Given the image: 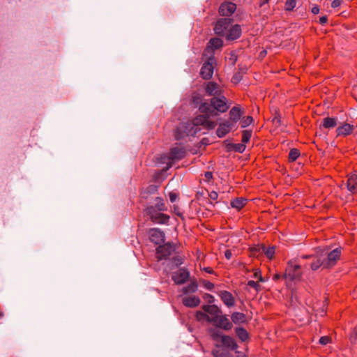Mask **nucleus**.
Wrapping results in <instances>:
<instances>
[{"label": "nucleus", "instance_id": "28", "mask_svg": "<svg viewBox=\"0 0 357 357\" xmlns=\"http://www.w3.org/2000/svg\"><path fill=\"white\" fill-rule=\"evenodd\" d=\"M321 126L325 128H332L337 126L336 118H324L322 121Z\"/></svg>", "mask_w": 357, "mask_h": 357}, {"label": "nucleus", "instance_id": "27", "mask_svg": "<svg viewBox=\"0 0 357 357\" xmlns=\"http://www.w3.org/2000/svg\"><path fill=\"white\" fill-rule=\"evenodd\" d=\"M208 333L212 339L216 342H219L223 336L222 333L218 328V327L209 328Z\"/></svg>", "mask_w": 357, "mask_h": 357}, {"label": "nucleus", "instance_id": "51", "mask_svg": "<svg viewBox=\"0 0 357 357\" xmlns=\"http://www.w3.org/2000/svg\"><path fill=\"white\" fill-rule=\"evenodd\" d=\"M225 257L227 259H230L232 257V253L231 252V250H227L225 252Z\"/></svg>", "mask_w": 357, "mask_h": 357}, {"label": "nucleus", "instance_id": "58", "mask_svg": "<svg viewBox=\"0 0 357 357\" xmlns=\"http://www.w3.org/2000/svg\"><path fill=\"white\" fill-rule=\"evenodd\" d=\"M274 121H276L277 123H279L280 121V120L278 118H275L274 119Z\"/></svg>", "mask_w": 357, "mask_h": 357}, {"label": "nucleus", "instance_id": "2", "mask_svg": "<svg viewBox=\"0 0 357 357\" xmlns=\"http://www.w3.org/2000/svg\"><path fill=\"white\" fill-rule=\"evenodd\" d=\"M153 204L148 206L145 209V213L155 223L165 224L168 222L169 216L162 213L167 211L164 200L160 197H155L153 199Z\"/></svg>", "mask_w": 357, "mask_h": 357}, {"label": "nucleus", "instance_id": "59", "mask_svg": "<svg viewBox=\"0 0 357 357\" xmlns=\"http://www.w3.org/2000/svg\"><path fill=\"white\" fill-rule=\"evenodd\" d=\"M233 79H234V80H236V81H238V77H237V76L234 77H233Z\"/></svg>", "mask_w": 357, "mask_h": 357}, {"label": "nucleus", "instance_id": "50", "mask_svg": "<svg viewBox=\"0 0 357 357\" xmlns=\"http://www.w3.org/2000/svg\"><path fill=\"white\" fill-rule=\"evenodd\" d=\"M209 197L211 199L213 200H215L218 195V193L215 191H212L210 194H209Z\"/></svg>", "mask_w": 357, "mask_h": 357}, {"label": "nucleus", "instance_id": "29", "mask_svg": "<svg viewBox=\"0 0 357 357\" xmlns=\"http://www.w3.org/2000/svg\"><path fill=\"white\" fill-rule=\"evenodd\" d=\"M231 320L234 324H238L245 322L246 318L243 313L234 312L231 314Z\"/></svg>", "mask_w": 357, "mask_h": 357}, {"label": "nucleus", "instance_id": "21", "mask_svg": "<svg viewBox=\"0 0 357 357\" xmlns=\"http://www.w3.org/2000/svg\"><path fill=\"white\" fill-rule=\"evenodd\" d=\"M220 296L222 302L227 306L231 307L234 305V298L232 294L227 291H221Z\"/></svg>", "mask_w": 357, "mask_h": 357}, {"label": "nucleus", "instance_id": "36", "mask_svg": "<svg viewBox=\"0 0 357 357\" xmlns=\"http://www.w3.org/2000/svg\"><path fill=\"white\" fill-rule=\"evenodd\" d=\"M300 155V151L297 149H292L289 153V160L291 162L295 161Z\"/></svg>", "mask_w": 357, "mask_h": 357}, {"label": "nucleus", "instance_id": "53", "mask_svg": "<svg viewBox=\"0 0 357 357\" xmlns=\"http://www.w3.org/2000/svg\"><path fill=\"white\" fill-rule=\"evenodd\" d=\"M204 176H205L206 178L208 181L213 178V174L211 172H205Z\"/></svg>", "mask_w": 357, "mask_h": 357}, {"label": "nucleus", "instance_id": "38", "mask_svg": "<svg viewBox=\"0 0 357 357\" xmlns=\"http://www.w3.org/2000/svg\"><path fill=\"white\" fill-rule=\"evenodd\" d=\"M253 121V119L250 116H245L241 121V126L242 128H246L250 126Z\"/></svg>", "mask_w": 357, "mask_h": 357}, {"label": "nucleus", "instance_id": "31", "mask_svg": "<svg viewBox=\"0 0 357 357\" xmlns=\"http://www.w3.org/2000/svg\"><path fill=\"white\" fill-rule=\"evenodd\" d=\"M259 250H261V252H264L268 259H272L275 254V247L273 246L267 248L262 245Z\"/></svg>", "mask_w": 357, "mask_h": 357}, {"label": "nucleus", "instance_id": "54", "mask_svg": "<svg viewBox=\"0 0 357 357\" xmlns=\"http://www.w3.org/2000/svg\"><path fill=\"white\" fill-rule=\"evenodd\" d=\"M327 22V17L326 16H322L319 18V22L321 24H325Z\"/></svg>", "mask_w": 357, "mask_h": 357}, {"label": "nucleus", "instance_id": "47", "mask_svg": "<svg viewBox=\"0 0 357 357\" xmlns=\"http://www.w3.org/2000/svg\"><path fill=\"white\" fill-rule=\"evenodd\" d=\"M342 3V0H333L331 3L332 8H338Z\"/></svg>", "mask_w": 357, "mask_h": 357}, {"label": "nucleus", "instance_id": "52", "mask_svg": "<svg viewBox=\"0 0 357 357\" xmlns=\"http://www.w3.org/2000/svg\"><path fill=\"white\" fill-rule=\"evenodd\" d=\"M311 11L313 14L317 15L319 13V8L317 6H313Z\"/></svg>", "mask_w": 357, "mask_h": 357}, {"label": "nucleus", "instance_id": "20", "mask_svg": "<svg viewBox=\"0 0 357 357\" xmlns=\"http://www.w3.org/2000/svg\"><path fill=\"white\" fill-rule=\"evenodd\" d=\"M223 42L220 38H213L209 42L207 47L205 50V52H213L215 50L219 49L222 46Z\"/></svg>", "mask_w": 357, "mask_h": 357}, {"label": "nucleus", "instance_id": "46", "mask_svg": "<svg viewBox=\"0 0 357 357\" xmlns=\"http://www.w3.org/2000/svg\"><path fill=\"white\" fill-rule=\"evenodd\" d=\"M204 287L208 290H212L214 287V284L211 282L204 281Z\"/></svg>", "mask_w": 357, "mask_h": 357}, {"label": "nucleus", "instance_id": "40", "mask_svg": "<svg viewBox=\"0 0 357 357\" xmlns=\"http://www.w3.org/2000/svg\"><path fill=\"white\" fill-rule=\"evenodd\" d=\"M349 340L351 344H354L357 340V326L354 328L353 332L350 335Z\"/></svg>", "mask_w": 357, "mask_h": 357}, {"label": "nucleus", "instance_id": "37", "mask_svg": "<svg viewBox=\"0 0 357 357\" xmlns=\"http://www.w3.org/2000/svg\"><path fill=\"white\" fill-rule=\"evenodd\" d=\"M296 6V0H286L284 8L286 10L291 11Z\"/></svg>", "mask_w": 357, "mask_h": 357}, {"label": "nucleus", "instance_id": "16", "mask_svg": "<svg viewBox=\"0 0 357 357\" xmlns=\"http://www.w3.org/2000/svg\"><path fill=\"white\" fill-rule=\"evenodd\" d=\"M234 123L230 121H225L219 124L216 133L218 137L222 138L225 136L234 127Z\"/></svg>", "mask_w": 357, "mask_h": 357}, {"label": "nucleus", "instance_id": "10", "mask_svg": "<svg viewBox=\"0 0 357 357\" xmlns=\"http://www.w3.org/2000/svg\"><path fill=\"white\" fill-rule=\"evenodd\" d=\"M340 255L341 249L338 248L328 253L326 257H323L325 261L324 268L333 266L336 264L337 260L339 259Z\"/></svg>", "mask_w": 357, "mask_h": 357}, {"label": "nucleus", "instance_id": "11", "mask_svg": "<svg viewBox=\"0 0 357 357\" xmlns=\"http://www.w3.org/2000/svg\"><path fill=\"white\" fill-rule=\"evenodd\" d=\"M190 277L189 271L183 268H179L173 273L172 278L176 284H184Z\"/></svg>", "mask_w": 357, "mask_h": 357}, {"label": "nucleus", "instance_id": "30", "mask_svg": "<svg viewBox=\"0 0 357 357\" xmlns=\"http://www.w3.org/2000/svg\"><path fill=\"white\" fill-rule=\"evenodd\" d=\"M246 202H247V199H245L237 198L231 202V206L232 208L241 209L245 205Z\"/></svg>", "mask_w": 357, "mask_h": 357}, {"label": "nucleus", "instance_id": "17", "mask_svg": "<svg viewBox=\"0 0 357 357\" xmlns=\"http://www.w3.org/2000/svg\"><path fill=\"white\" fill-rule=\"evenodd\" d=\"M190 102L191 104L193 105L194 107H197L199 109V111L200 112V107L202 105L205 104H208V102H204V97L203 96L199 93V92H193L190 97Z\"/></svg>", "mask_w": 357, "mask_h": 357}, {"label": "nucleus", "instance_id": "14", "mask_svg": "<svg viewBox=\"0 0 357 357\" xmlns=\"http://www.w3.org/2000/svg\"><path fill=\"white\" fill-rule=\"evenodd\" d=\"M241 35V28L239 25H231L225 37L227 40H234L238 38Z\"/></svg>", "mask_w": 357, "mask_h": 357}, {"label": "nucleus", "instance_id": "41", "mask_svg": "<svg viewBox=\"0 0 357 357\" xmlns=\"http://www.w3.org/2000/svg\"><path fill=\"white\" fill-rule=\"evenodd\" d=\"M234 149L238 153H243L245 149V145L243 143L236 144L234 145Z\"/></svg>", "mask_w": 357, "mask_h": 357}, {"label": "nucleus", "instance_id": "7", "mask_svg": "<svg viewBox=\"0 0 357 357\" xmlns=\"http://www.w3.org/2000/svg\"><path fill=\"white\" fill-rule=\"evenodd\" d=\"M174 251L175 245L174 243H167L158 246L156 249L158 260L167 259Z\"/></svg>", "mask_w": 357, "mask_h": 357}, {"label": "nucleus", "instance_id": "57", "mask_svg": "<svg viewBox=\"0 0 357 357\" xmlns=\"http://www.w3.org/2000/svg\"><path fill=\"white\" fill-rule=\"evenodd\" d=\"M176 261H177V263H176V265H178V264H182V259L181 258H177L176 259Z\"/></svg>", "mask_w": 357, "mask_h": 357}, {"label": "nucleus", "instance_id": "44", "mask_svg": "<svg viewBox=\"0 0 357 357\" xmlns=\"http://www.w3.org/2000/svg\"><path fill=\"white\" fill-rule=\"evenodd\" d=\"M204 299L207 301V302H208L209 303H212L214 302L215 301V298L214 296H213L212 295L209 294H206L204 296Z\"/></svg>", "mask_w": 357, "mask_h": 357}, {"label": "nucleus", "instance_id": "39", "mask_svg": "<svg viewBox=\"0 0 357 357\" xmlns=\"http://www.w3.org/2000/svg\"><path fill=\"white\" fill-rule=\"evenodd\" d=\"M252 136V132L249 130H243L242 133V142L245 144L248 142Z\"/></svg>", "mask_w": 357, "mask_h": 357}, {"label": "nucleus", "instance_id": "8", "mask_svg": "<svg viewBox=\"0 0 357 357\" xmlns=\"http://www.w3.org/2000/svg\"><path fill=\"white\" fill-rule=\"evenodd\" d=\"M208 322L213 323L216 327L229 331L232 328V323L225 315L208 317Z\"/></svg>", "mask_w": 357, "mask_h": 357}, {"label": "nucleus", "instance_id": "48", "mask_svg": "<svg viewBox=\"0 0 357 357\" xmlns=\"http://www.w3.org/2000/svg\"><path fill=\"white\" fill-rule=\"evenodd\" d=\"M254 277H255V278H258L260 282H263L265 281L264 279L261 275L260 271H255V273L254 274Z\"/></svg>", "mask_w": 357, "mask_h": 357}, {"label": "nucleus", "instance_id": "12", "mask_svg": "<svg viewBox=\"0 0 357 357\" xmlns=\"http://www.w3.org/2000/svg\"><path fill=\"white\" fill-rule=\"evenodd\" d=\"M206 93L211 96L218 97L222 95V90L219 84L214 82H208L205 86Z\"/></svg>", "mask_w": 357, "mask_h": 357}, {"label": "nucleus", "instance_id": "1", "mask_svg": "<svg viewBox=\"0 0 357 357\" xmlns=\"http://www.w3.org/2000/svg\"><path fill=\"white\" fill-rule=\"evenodd\" d=\"M211 114L203 113L188 122L185 127L187 135L194 136L201 132L202 128L207 130L213 129L216 126V122L211 119Z\"/></svg>", "mask_w": 357, "mask_h": 357}, {"label": "nucleus", "instance_id": "60", "mask_svg": "<svg viewBox=\"0 0 357 357\" xmlns=\"http://www.w3.org/2000/svg\"><path fill=\"white\" fill-rule=\"evenodd\" d=\"M302 257H303V259H307V258H308V257H309V256H307V255H303Z\"/></svg>", "mask_w": 357, "mask_h": 357}, {"label": "nucleus", "instance_id": "4", "mask_svg": "<svg viewBox=\"0 0 357 357\" xmlns=\"http://www.w3.org/2000/svg\"><path fill=\"white\" fill-rule=\"evenodd\" d=\"M185 149L180 146H176L171 149L169 153L167 155H162L159 158V163L166 164V167L164 169H169L174 161L182 159L185 156Z\"/></svg>", "mask_w": 357, "mask_h": 357}, {"label": "nucleus", "instance_id": "42", "mask_svg": "<svg viewBox=\"0 0 357 357\" xmlns=\"http://www.w3.org/2000/svg\"><path fill=\"white\" fill-rule=\"evenodd\" d=\"M208 317H211L209 315H207L206 313L202 312H199L197 313V318L199 320L206 319L208 321Z\"/></svg>", "mask_w": 357, "mask_h": 357}, {"label": "nucleus", "instance_id": "32", "mask_svg": "<svg viewBox=\"0 0 357 357\" xmlns=\"http://www.w3.org/2000/svg\"><path fill=\"white\" fill-rule=\"evenodd\" d=\"M236 333L239 339H241L242 341L246 340L248 337V334L246 330L243 328H236Z\"/></svg>", "mask_w": 357, "mask_h": 357}, {"label": "nucleus", "instance_id": "55", "mask_svg": "<svg viewBox=\"0 0 357 357\" xmlns=\"http://www.w3.org/2000/svg\"><path fill=\"white\" fill-rule=\"evenodd\" d=\"M204 270L208 273H213V269L210 267H206L204 268Z\"/></svg>", "mask_w": 357, "mask_h": 357}, {"label": "nucleus", "instance_id": "56", "mask_svg": "<svg viewBox=\"0 0 357 357\" xmlns=\"http://www.w3.org/2000/svg\"><path fill=\"white\" fill-rule=\"evenodd\" d=\"M281 278H282V275L278 274V273L275 274L274 276H273V279L274 280H279ZM282 278H284L283 275H282Z\"/></svg>", "mask_w": 357, "mask_h": 357}, {"label": "nucleus", "instance_id": "43", "mask_svg": "<svg viewBox=\"0 0 357 357\" xmlns=\"http://www.w3.org/2000/svg\"><path fill=\"white\" fill-rule=\"evenodd\" d=\"M319 343L326 345L330 342V337L328 336H323L319 339Z\"/></svg>", "mask_w": 357, "mask_h": 357}, {"label": "nucleus", "instance_id": "24", "mask_svg": "<svg viewBox=\"0 0 357 357\" xmlns=\"http://www.w3.org/2000/svg\"><path fill=\"white\" fill-rule=\"evenodd\" d=\"M354 130V126L349 123H344L337 128V136H347Z\"/></svg>", "mask_w": 357, "mask_h": 357}, {"label": "nucleus", "instance_id": "3", "mask_svg": "<svg viewBox=\"0 0 357 357\" xmlns=\"http://www.w3.org/2000/svg\"><path fill=\"white\" fill-rule=\"evenodd\" d=\"M229 108V105H227V98L221 95L211 98L210 103L202 105L200 112L211 114L212 116H216L219 113L227 112Z\"/></svg>", "mask_w": 357, "mask_h": 357}, {"label": "nucleus", "instance_id": "18", "mask_svg": "<svg viewBox=\"0 0 357 357\" xmlns=\"http://www.w3.org/2000/svg\"><path fill=\"white\" fill-rule=\"evenodd\" d=\"M347 190L351 193L357 192V174H354L349 176L347 182Z\"/></svg>", "mask_w": 357, "mask_h": 357}, {"label": "nucleus", "instance_id": "6", "mask_svg": "<svg viewBox=\"0 0 357 357\" xmlns=\"http://www.w3.org/2000/svg\"><path fill=\"white\" fill-rule=\"evenodd\" d=\"M215 64L216 61L213 56H211L208 60L204 63L200 70V75L203 79H209L212 77Z\"/></svg>", "mask_w": 357, "mask_h": 357}, {"label": "nucleus", "instance_id": "26", "mask_svg": "<svg viewBox=\"0 0 357 357\" xmlns=\"http://www.w3.org/2000/svg\"><path fill=\"white\" fill-rule=\"evenodd\" d=\"M220 341L227 347L231 349H235L236 347V344L230 336L223 335Z\"/></svg>", "mask_w": 357, "mask_h": 357}, {"label": "nucleus", "instance_id": "49", "mask_svg": "<svg viewBox=\"0 0 357 357\" xmlns=\"http://www.w3.org/2000/svg\"><path fill=\"white\" fill-rule=\"evenodd\" d=\"M169 197L170 202L172 203L174 202L178 197L177 195L174 192H170L169 195Z\"/></svg>", "mask_w": 357, "mask_h": 357}, {"label": "nucleus", "instance_id": "35", "mask_svg": "<svg viewBox=\"0 0 357 357\" xmlns=\"http://www.w3.org/2000/svg\"><path fill=\"white\" fill-rule=\"evenodd\" d=\"M324 264L325 261L323 257H321L319 259H317L316 261H314L311 264V268L313 271H316L321 266H323L324 268Z\"/></svg>", "mask_w": 357, "mask_h": 357}, {"label": "nucleus", "instance_id": "34", "mask_svg": "<svg viewBox=\"0 0 357 357\" xmlns=\"http://www.w3.org/2000/svg\"><path fill=\"white\" fill-rule=\"evenodd\" d=\"M197 284L196 282H192L188 286L183 288V292L184 294L194 293L197 290Z\"/></svg>", "mask_w": 357, "mask_h": 357}, {"label": "nucleus", "instance_id": "23", "mask_svg": "<svg viewBox=\"0 0 357 357\" xmlns=\"http://www.w3.org/2000/svg\"><path fill=\"white\" fill-rule=\"evenodd\" d=\"M158 185H149L146 189H144L142 193H141V197L142 199H146V200H149V199H151V195H154L158 191Z\"/></svg>", "mask_w": 357, "mask_h": 357}, {"label": "nucleus", "instance_id": "25", "mask_svg": "<svg viewBox=\"0 0 357 357\" xmlns=\"http://www.w3.org/2000/svg\"><path fill=\"white\" fill-rule=\"evenodd\" d=\"M203 310L205 312L209 314L210 317H218L221 312L218 306L215 305H207L203 306Z\"/></svg>", "mask_w": 357, "mask_h": 357}, {"label": "nucleus", "instance_id": "15", "mask_svg": "<svg viewBox=\"0 0 357 357\" xmlns=\"http://www.w3.org/2000/svg\"><path fill=\"white\" fill-rule=\"evenodd\" d=\"M150 240L155 244H159L164 241L165 234L160 229H151L150 231Z\"/></svg>", "mask_w": 357, "mask_h": 357}, {"label": "nucleus", "instance_id": "13", "mask_svg": "<svg viewBox=\"0 0 357 357\" xmlns=\"http://www.w3.org/2000/svg\"><path fill=\"white\" fill-rule=\"evenodd\" d=\"M236 10V6L235 3L229 1H225L219 7V13L222 16H230Z\"/></svg>", "mask_w": 357, "mask_h": 357}, {"label": "nucleus", "instance_id": "45", "mask_svg": "<svg viewBox=\"0 0 357 357\" xmlns=\"http://www.w3.org/2000/svg\"><path fill=\"white\" fill-rule=\"evenodd\" d=\"M248 285L250 287L255 289L256 290H257L258 288L259 287V285L257 284V282L253 280H249L248 282Z\"/></svg>", "mask_w": 357, "mask_h": 357}, {"label": "nucleus", "instance_id": "22", "mask_svg": "<svg viewBox=\"0 0 357 357\" xmlns=\"http://www.w3.org/2000/svg\"><path fill=\"white\" fill-rule=\"evenodd\" d=\"M183 303L186 307H195L200 303V299L197 296H186L183 298Z\"/></svg>", "mask_w": 357, "mask_h": 357}, {"label": "nucleus", "instance_id": "9", "mask_svg": "<svg viewBox=\"0 0 357 357\" xmlns=\"http://www.w3.org/2000/svg\"><path fill=\"white\" fill-rule=\"evenodd\" d=\"M231 23L229 18H221L215 23L214 31L217 35L225 36Z\"/></svg>", "mask_w": 357, "mask_h": 357}, {"label": "nucleus", "instance_id": "33", "mask_svg": "<svg viewBox=\"0 0 357 357\" xmlns=\"http://www.w3.org/2000/svg\"><path fill=\"white\" fill-rule=\"evenodd\" d=\"M213 353L215 357H232L228 351L222 349H215Z\"/></svg>", "mask_w": 357, "mask_h": 357}, {"label": "nucleus", "instance_id": "5", "mask_svg": "<svg viewBox=\"0 0 357 357\" xmlns=\"http://www.w3.org/2000/svg\"><path fill=\"white\" fill-rule=\"evenodd\" d=\"M300 266L296 264L294 261H289L283 275L286 281H294L300 280L301 277V272L300 271Z\"/></svg>", "mask_w": 357, "mask_h": 357}, {"label": "nucleus", "instance_id": "19", "mask_svg": "<svg viewBox=\"0 0 357 357\" xmlns=\"http://www.w3.org/2000/svg\"><path fill=\"white\" fill-rule=\"evenodd\" d=\"M229 120L234 125L236 123L241 119L243 112L239 107H234L229 111Z\"/></svg>", "mask_w": 357, "mask_h": 357}]
</instances>
